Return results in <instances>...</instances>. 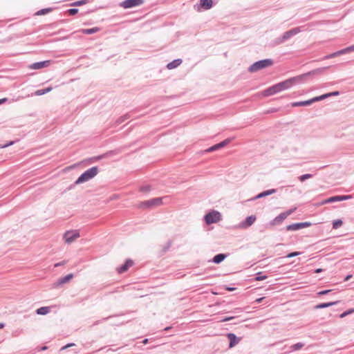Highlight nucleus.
<instances>
[{
	"instance_id": "obj_1",
	"label": "nucleus",
	"mask_w": 354,
	"mask_h": 354,
	"mask_svg": "<svg viewBox=\"0 0 354 354\" xmlns=\"http://www.w3.org/2000/svg\"><path fill=\"white\" fill-rule=\"evenodd\" d=\"M328 67H322L314 69L313 71H310L308 73H304L300 75H297L295 77H292L290 78H288L284 81H282L281 82L277 83V86L279 88V92L288 90L292 87L294 85L302 83L304 82V80L310 76L318 75L322 73L324 71H325Z\"/></svg>"
},
{
	"instance_id": "obj_2",
	"label": "nucleus",
	"mask_w": 354,
	"mask_h": 354,
	"mask_svg": "<svg viewBox=\"0 0 354 354\" xmlns=\"http://www.w3.org/2000/svg\"><path fill=\"white\" fill-rule=\"evenodd\" d=\"M99 171L98 167L95 166L89 168L83 172L75 181V185H79L85 182L88 181L89 180L93 178Z\"/></svg>"
},
{
	"instance_id": "obj_3",
	"label": "nucleus",
	"mask_w": 354,
	"mask_h": 354,
	"mask_svg": "<svg viewBox=\"0 0 354 354\" xmlns=\"http://www.w3.org/2000/svg\"><path fill=\"white\" fill-rule=\"evenodd\" d=\"M274 62L272 59H264L253 63L249 68L248 71L254 73L259 70L272 66Z\"/></svg>"
},
{
	"instance_id": "obj_4",
	"label": "nucleus",
	"mask_w": 354,
	"mask_h": 354,
	"mask_svg": "<svg viewBox=\"0 0 354 354\" xmlns=\"http://www.w3.org/2000/svg\"><path fill=\"white\" fill-rule=\"evenodd\" d=\"M221 214L218 211L212 210L204 216V221L207 225L217 223L221 220Z\"/></svg>"
},
{
	"instance_id": "obj_5",
	"label": "nucleus",
	"mask_w": 354,
	"mask_h": 354,
	"mask_svg": "<svg viewBox=\"0 0 354 354\" xmlns=\"http://www.w3.org/2000/svg\"><path fill=\"white\" fill-rule=\"evenodd\" d=\"M162 199L163 198L159 197L145 201L140 203V207L143 208H150L153 206H158L162 203Z\"/></svg>"
},
{
	"instance_id": "obj_6",
	"label": "nucleus",
	"mask_w": 354,
	"mask_h": 354,
	"mask_svg": "<svg viewBox=\"0 0 354 354\" xmlns=\"http://www.w3.org/2000/svg\"><path fill=\"white\" fill-rule=\"evenodd\" d=\"M312 225V223L308 221L301 222V223H295L290 225H288L286 227V230L287 231H297L303 228L308 227Z\"/></svg>"
},
{
	"instance_id": "obj_7",
	"label": "nucleus",
	"mask_w": 354,
	"mask_h": 354,
	"mask_svg": "<svg viewBox=\"0 0 354 354\" xmlns=\"http://www.w3.org/2000/svg\"><path fill=\"white\" fill-rule=\"evenodd\" d=\"M352 195H335L323 201V204L339 202L352 198Z\"/></svg>"
},
{
	"instance_id": "obj_8",
	"label": "nucleus",
	"mask_w": 354,
	"mask_h": 354,
	"mask_svg": "<svg viewBox=\"0 0 354 354\" xmlns=\"http://www.w3.org/2000/svg\"><path fill=\"white\" fill-rule=\"evenodd\" d=\"M80 234L78 230L67 231L64 234V239L67 243H71L76 239L80 237Z\"/></svg>"
},
{
	"instance_id": "obj_9",
	"label": "nucleus",
	"mask_w": 354,
	"mask_h": 354,
	"mask_svg": "<svg viewBox=\"0 0 354 354\" xmlns=\"http://www.w3.org/2000/svg\"><path fill=\"white\" fill-rule=\"evenodd\" d=\"M304 27V26L293 28L283 32V34L281 36L282 40H284L285 41H286L287 40L290 39L292 37H293V36L296 35L297 34L299 33L300 32H301L302 31L301 28Z\"/></svg>"
},
{
	"instance_id": "obj_10",
	"label": "nucleus",
	"mask_w": 354,
	"mask_h": 354,
	"mask_svg": "<svg viewBox=\"0 0 354 354\" xmlns=\"http://www.w3.org/2000/svg\"><path fill=\"white\" fill-rule=\"evenodd\" d=\"M145 0H124L120 3V6L127 9L142 5Z\"/></svg>"
},
{
	"instance_id": "obj_11",
	"label": "nucleus",
	"mask_w": 354,
	"mask_h": 354,
	"mask_svg": "<svg viewBox=\"0 0 354 354\" xmlns=\"http://www.w3.org/2000/svg\"><path fill=\"white\" fill-rule=\"evenodd\" d=\"M257 217L255 215H250L247 216L242 222L239 223V227L242 229H247L252 226L256 221Z\"/></svg>"
},
{
	"instance_id": "obj_12",
	"label": "nucleus",
	"mask_w": 354,
	"mask_h": 354,
	"mask_svg": "<svg viewBox=\"0 0 354 354\" xmlns=\"http://www.w3.org/2000/svg\"><path fill=\"white\" fill-rule=\"evenodd\" d=\"M232 140V138H227V139L209 147L208 149H206V151L207 152H212V151L218 150V149L225 147L226 145H227L229 143L231 142Z\"/></svg>"
},
{
	"instance_id": "obj_13",
	"label": "nucleus",
	"mask_w": 354,
	"mask_h": 354,
	"mask_svg": "<svg viewBox=\"0 0 354 354\" xmlns=\"http://www.w3.org/2000/svg\"><path fill=\"white\" fill-rule=\"evenodd\" d=\"M226 337L230 341L228 346L230 348L234 347L241 339V337H238L234 333H227Z\"/></svg>"
},
{
	"instance_id": "obj_14",
	"label": "nucleus",
	"mask_w": 354,
	"mask_h": 354,
	"mask_svg": "<svg viewBox=\"0 0 354 354\" xmlns=\"http://www.w3.org/2000/svg\"><path fill=\"white\" fill-rule=\"evenodd\" d=\"M51 60H44L41 62H35L29 66L30 69L38 70L50 66Z\"/></svg>"
},
{
	"instance_id": "obj_15",
	"label": "nucleus",
	"mask_w": 354,
	"mask_h": 354,
	"mask_svg": "<svg viewBox=\"0 0 354 354\" xmlns=\"http://www.w3.org/2000/svg\"><path fill=\"white\" fill-rule=\"evenodd\" d=\"M279 93L277 84H275L262 91V95L264 97H268Z\"/></svg>"
},
{
	"instance_id": "obj_16",
	"label": "nucleus",
	"mask_w": 354,
	"mask_h": 354,
	"mask_svg": "<svg viewBox=\"0 0 354 354\" xmlns=\"http://www.w3.org/2000/svg\"><path fill=\"white\" fill-rule=\"evenodd\" d=\"M133 265V260H131L130 259H126V261L122 266L117 268V272L119 274L124 273V272H127L129 270V268L130 267H131Z\"/></svg>"
},
{
	"instance_id": "obj_17",
	"label": "nucleus",
	"mask_w": 354,
	"mask_h": 354,
	"mask_svg": "<svg viewBox=\"0 0 354 354\" xmlns=\"http://www.w3.org/2000/svg\"><path fill=\"white\" fill-rule=\"evenodd\" d=\"M213 6L212 0H200L199 3L198 4L197 10L201 11V9L203 10H209Z\"/></svg>"
},
{
	"instance_id": "obj_18",
	"label": "nucleus",
	"mask_w": 354,
	"mask_h": 354,
	"mask_svg": "<svg viewBox=\"0 0 354 354\" xmlns=\"http://www.w3.org/2000/svg\"><path fill=\"white\" fill-rule=\"evenodd\" d=\"M276 192H277V189H270L265 190V191L261 192V193L258 194L257 195H256L253 198L249 199L248 201H254V200H257V199L262 198H264L266 196H270L271 194H274Z\"/></svg>"
},
{
	"instance_id": "obj_19",
	"label": "nucleus",
	"mask_w": 354,
	"mask_h": 354,
	"mask_svg": "<svg viewBox=\"0 0 354 354\" xmlns=\"http://www.w3.org/2000/svg\"><path fill=\"white\" fill-rule=\"evenodd\" d=\"M73 274L70 273L66 274V276L58 279V280L55 283V286L56 287L60 286L66 283H68L73 278Z\"/></svg>"
},
{
	"instance_id": "obj_20",
	"label": "nucleus",
	"mask_w": 354,
	"mask_h": 354,
	"mask_svg": "<svg viewBox=\"0 0 354 354\" xmlns=\"http://www.w3.org/2000/svg\"><path fill=\"white\" fill-rule=\"evenodd\" d=\"M228 256V254H224V253H219L216 254L212 259L211 260V262L215 263V264H219L222 261H223Z\"/></svg>"
},
{
	"instance_id": "obj_21",
	"label": "nucleus",
	"mask_w": 354,
	"mask_h": 354,
	"mask_svg": "<svg viewBox=\"0 0 354 354\" xmlns=\"http://www.w3.org/2000/svg\"><path fill=\"white\" fill-rule=\"evenodd\" d=\"M339 302H340L339 301H336L320 303V304H318L316 306H315L314 308L315 309L326 308H328V307L337 305Z\"/></svg>"
},
{
	"instance_id": "obj_22",
	"label": "nucleus",
	"mask_w": 354,
	"mask_h": 354,
	"mask_svg": "<svg viewBox=\"0 0 354 354\" xmlns=\"http://www.w3.org/2000/svg\"><path fill=\"white\" fill-rule=\"evenodd\" d=\"M286 218V214L283 212L276 216L271 222L270 225H275L281 223L283 220Z\"/></svg>"
},
{
	"instance_id": "obj_23",
	"label": "nucleus",
	"mask_w": 354,
	"mask_h": 354,
	"mask_svg": "<svg viewBox=\"0 0 354 354\" xmlns=\"http://www.w3.org/2000/svg\"><path fill=\"white\" fill-rule=\"evenodd\" d=\"M311 104L310 99L304 101L294 102L290 104L292 107L310 106Z\"/></svg>"
},
{
	"instance_id": "obj_24",
	"label": "nucleus",
	"mask_w": 354,
	"mask_h": 354,
	"mask_svg": "<svg viewBox=\"0 0 354 354\" xmlns=\"http://www.w3.org/2000/svg\"><path fill=\"white\" fill-rule=\"evenodd\" d=\"M117 153V151H107L106 153L102 154V155H100V156H95V157H93L92 158H90L91 160H101L104 158H106V157H109L110 156H112V155H114V154H116Z\"/></svg>"
},
{
	"instance_id": "obj_25",
	"label": "nucleus",
	"mask_w": 354,
	"mask_h": 354,
	"mask_svg": "<svg viewBox=\"0 0 354 354\" xmlns=\"http://www.w3.org/2000/svg\"><path fill=\"white\" fill-rule=\"evenodd\" d=\"M100 30V28L98 27H93L91 28L81 29V30H80V32H81L82 33L85 34V35H92V34L99 32Z\"/></svg>"
},
{
	"instance_id": "obj_26",
	"label": "nucleus",
	"mask_w": 354,
	"mask_h": 354,
	"mask_svg": "<svg viewBox=\"0 0 354 354\" xmlns=\"http://www.w3.org/2000/svg\"><path fill=\"white\" fill-rule=\"evenodd\" d=\"M182 62L183 61L181 59H176L173 60L172 62L168 63L167 65V68L168 69L176 68L181 64Z\"/></svg>"
},
{
	"instance_id": "obj_27",
	"label": "nucleus",
	"mask_w": 354,
	"mask_h": 354,
	"mask_svg": "<svg viewBox=\"0 0 354 354\" xmlns=\"http://www.w3.org/2000/svg\"><path fill=\"white\" fill-rule=\"evenodd\" d=\"M50 312V307L42 306L36 310V313L40 315H46Z\"/></svg>"
},
{
	"instance_id": "obj_28",
	"label": "nucleus",
	"mask_w": 354,
	"mask_h": 354,
	"mask_svg": "<svg viewBox=\"0 0 354 354\" xmlns=\"http://www.w3.org/2000/svg\"><path fill=\"white\" fill-rule=\"evenodd\" d=\"M131 115L130 113H127L122 116H120V118H118L117 119V120L115 121V124L116 125H119L120 124H122V122H124L125 120L129 119L131 118Z\"/></svg>"
},
{
	"instance_id": "obj_29",
	"label": "nucleus",
	"mask_w": 354,
	"mask_h": 354,
	"mask_svg": "<svg viewBox=\"0 0 354 354\" xmlns=\"http://www.w3.org/2000/svg\"><path fill=\"white\" fill-rule=\"evenodd\" d=\"M173 243V241L171 240H169L166 244L162 246V248L160 251V255L165 254L171 248V245Z\"/></svg>"
},
{
	"instance_id": "obj_30",
	"label": "nucleus",
	"mask_w": 354,
	"mask_h": 354,
	"mask_svg": "<svg viewBox=\"0 0 354 354\" xmlns=\"http://www.w3.org/2000/svg\"><path fill=\"white\" fill-rule=\"evenodd\" d=\"M52 89H53V88L51 86H49V87H47L45 88H42V89H39V90H37L35 91V95H43L44 94H46V93H49L50 91H51Z\"/></svg>"
},
{
	"instance_id": "obj_31",
	"label": "nucleus",
	"mask_w": 354,
	"mask_h": 354,
	"mask_svg": "<svg viewBox=\"0 0 354 354\" xmlns=\"http://www.w3.org/2000/svg\"><path fill=\"white\" fill-rule=\"evenodd\" d=\"M53 10V8H42V9L38 10L35 15L37 16L44 15H46V14L52 12Z\"/></svg>"
},
{
	"instance_id": "obj_32",
	"label": "nucleus",
	"mask_w": 354,
	"mask_h": 354,
	"mask_svg": "<svg viewBox=\"0 0 354 354\" xmlns=\"http://www.w3.org/2000/svg\"><path fill=\"white\" fill-rule=\"evenodd\" d=\"M88 2V0L76 1H74V2L71 3L70 4V6H72V7L81 6L84 5V4H86Z\"/></svg>"
},
{
	"instance_id": "obj_33",
	"label": "nucleus",
	"mask_w": 354,
	"mask_h": 354,
	"mask_svg": "<svg viewBox=\"0 0 354 354\" xmlns=\"http://www.w3.org/2000/svg\"><path fill=\"white\" fill-rule=\"evenodd\" d=\"M326 93L323 94V95H319V96H316V97H314L313 98L310 99V101H311V103L313 104L315 102H319L321 100H324L325 99H326Z\"/></svg>"
},
{
	"instance_id": "obj_34",
	"label": "nucleus",
	"mask_w": 354,
	"mask_h": 354,
	"mask_svg": "<svg viewBox=\"0 0 354 354\" xmlns=\"http://www.w3.org/2000/svg\"><path fill=\"white\" fill-rule=\"evenodd\" d=\"M268 278V276L266 274H264L262 272H259L256 274L254 280L255 281H262L264 279H266Z\"/></svg>"
},
{
	"instance_id": "obj_35",
	"label": "nucleus",
	"mask_w": 354,
	"mask_h": 354,
	"mask_svg": "<svg viewBox=\"0 0 354 354\" xmlns=\"http://www.w3.org/2000/svg\"><path fill=\"white\" fill-rule=\"evenodd\" d=\"M78 12H79V9L73 8L68 9L66 11V13L69 16H75V15H77L78 13Z\"/></svg>"
},
{
	"instance_id": "obj_36",
	"label": "nucleus",
	"mask_w": 354,
	"mask_h": 354,
	"mask_svg": "<svg viewBox=\"0 0 354 354\" xmlns=\"http://www.w3.org/2000/svg\"><path fill=\"white\" fill-rule=\"evenodd\" d=\"M332 224H333V229H337L342 225L343 221L341 219H337V220H334L333 221Z\"/></svg>"
},
{
	"instance_id": "obj_37",
	"label": "nucleus",
	"mask_w": 354,
	"mask_h": 354,
	"mask_svg": "<svg viewBox=\"0 0 354 354\" xmlns=\"http://www.w3.org/2000/svg\"><path fill=\"white\" fill-rule=\"evenodd\" d=\"M304 346V344L301 342H298L297 344H295L290 346L291 351H298L300 348H301Z\"/></svg>"
},
{
	"instance_id": "obj_38",
	"label": "nucleus",
	"mask_w": 354,
	"mask_h": 354,
	"mask_svg": "<svg viewBox=\"0 0 354 354\" xmlns=\"http://www.w3.org/2000/svg\"><path fill=\"white\" fill-rule=\"evenodd\" d=\"M354 313V308H349L344 312H343L342 314L339 315L340 318H344L349 315H351Z\"/></svg>"
},
{
	"instance_id": "obj_39",
	"label": "nucleus",
	"mask_w": 354,
	"mask_h": 354,
	"mask_svg": "<svg viewBox=\"0 0 354 354\" xmlns=\"http://www.w3.org/2000/svg\"><path fill=\"white\" fill-rule=\"evenodd\" d=\"M313 176V174H303L300 176H299V180L301 181V182H304L307 179H309V178H311Z\"/></svg>"
},
{
	"instance_id": "obj_40",
	"label": "nucleus",
	"mask_w": 354,
	"mask_h": 354,
	"mask_svg": "<svg viewBox=\"0 0 354 354\" xmlns=\"http://www.w3.org/2000/svg\"><path fill=\"white\" fill-rule=\"evenodd\" d=\"M151 189V186L149 185H145L140 187V191L141 192H148Z\"/></svg>"
},
{
	"instance_id": "obj_41",
	"label": "nucleus",
	"mask_w": 354,
	"mask_h": 354,
	"mask_svg": "<svg viewBox=\"0 0 354 354\" xmlns=\"http://www.w3.org/2000/svg\"><path fill=\"white\" fill-rule=\"evenodd\" d=\"M111 317H112V316H109V317H104L101 320H97L95 321L92 326H96V325H98L100 324H101L102 322H105L106 320H108L109 319H110Z\"/></svg>"
},
{
	"instance_id": "obj_42",
	"label": "nucleus",
	"mask_w": 354,
	"mask_h": 354,
	"mask_svg": "<svg viewBox=\"0 0 354 354\" xmlns=\"http://www.w3.org/2000/svg\"><path fill=\"white\" fill-rule=\"evenodd\" d=\"M339 95V91H337L326 93L327 98L329 97H332V96H337Z\"/></svg>"
},
{
	"instance_id": "obj_43",
	"label": "nucleus",
	"mask_w": 354,
	"mask_h": 354,
	"mask_svg": "<svg viewBox=\"0 0 354 354\" xmlns=\"http://www.w3.org/2000/svg\"><path fill=\"white\" fill-rule=\"evenodd\" d=\"M284 42H285V41L282 40V37H277V38H276L274 40V43L275 45H279V44H283Z\"/></svg>"
},
{
	"instance_id": "obj_44",
	"label": "nucleus",
	"mask_w": 354,
	"mask_h": 354,
	"mask_svg": "<svg viewBox=\"0 0 354 354\" xmlns=\"http://www.w3.org/2000/svg\"><path fill=\"white\" fill-rule=\"evenodd\" d=\"M300 254H301V252H290V253L286 255V257L287 258H292V257H297V256L299 255Z\"/></svg>"
},
{
	"instance_id": "obj_45",
	"label": "nucleus",
	"mask_w": 354,
	"mask_h": 354,
	"mask_svg": "<svg viewBox=\"0 0 354 354\" xmlns=\"http://www.w3.org/2000/svg\"><path fill=\"white\" fill-rule=\"evenodd\" d=\"M332 291V290H321L319 292H317V295L321 296V295H327L328 294L329 292H330Z\"/></svg>"
},
{
	"instance_id": "obj_46",
	"label": "nucleus",
	"mask_w": 354,
	"mask_h": 354,
	"mask_svg": "<svg viewBox=\"0 0 354 354\" xmlns=\"http://www.w3.org/2000/svg\"><path fill=\"white\" fill-rule=\"evenodd\" d=\"M235 318H236V316H230V317H224L223 319H222V322H230L231 320H233Z\"/></svg>"
},
{
	"instance_id": "obj_47",
	"label": "nucleus",
	"mask_w": 354,
	"mask_h": 354,
	"mask_svg": "<svg viewBox=\"0 0 354 354\" xmlns=\"http://www.w3.org/2000/svg\"><path fill=\"white\" fill-rule=\"evenodd\" d=\"M295 209H296V208H295H295H293V209H288V211L284 212H283V214H286V218H287L289 215H290L291 214H292V213L295 212Z\"/></svg>"
},
{
	"instance_id": "obj_48",
	"label": "nucleus",
	"mask_w": 354,
	"mask_h": 354,
	"mask_svg": "<svg viewBox=\"0 0 354 354\" xmlns=\"http://www.w3.org/2000/svg\"><path fill=\"white\" fill-rule=\"evenodd\" d=\"M224 289L225 290L232 292V291L235 290L236 289V288H235V287H230V286H224Z\"/></svg>"
},
{
	"instance_id": "obj_49",
	"label": "nucleus",
	"mask_w": 354,
	"mask_h": 354,
	"mask_svg": "<svg viewBox=\"0 0 354 354\" xmlns=\"http://www.w3.org/2000/svg\"><path fill=\"white\" fill-rule=\"evenodd\" d=\"M347 53H350L351 51L354 50V45H352L351 46H348L346 48Z\"/></svg>"
},
{
	"instance_id": "obj_50",
	"label": "nucleus",
	"mask_w": 354,
	"mask_h": 354,
	"mask_svg": "<svg viewBox=\"0 0 354 354\" xmlns=\"http://www.w3.org/2000/svg\"><path fill=\"white\" fill-rule=\"evenodd\" d=\"M74 345H75V344H73V343L68 344L65 345L64 346H63V347L62 348V350L66 349V348H68V347H71V346H74Z\"/></svg>"
},
{
	"instance_id": "obj_51",
	"label": "nucleus",
	"mask_w": 354,
	"mask_h": 354,
	"mask_svg": "<svg viewBox=\"0 0 354 354\" xmlns=\"http://www.w3.org/2000/svg\"><path fill=\"white\" fill-rule=\"evenodd\" d=\"M264 299V297H260V298H257L256 300H255V302L257 304H260L263 301V300Z\"/></svg>"
},
{
	"instance_id": "obj_52",
	"label": "nucleus",
	"mask_w": 354,
	"mask_h": 354,
	"mask_svg": "<svg viewBox=\"0 0 354 354\" xmlns=\"http://www.w3.org/2000/svg\"><path fill=\"white\" fill-rule=\"evenodd\" d=\"M352 274H348L345 277L344 281H348L351 278H352Z\"/></svg>"
},
{
	"instance_id": "obj_53",
	"label": "nucleus",
	"mask_w": 354,
	"mask_h": 354,
	"mask_svg": "<svg viewBox=\"0 0 354 354\" xmlns=\"http://www.w3.org/2000/svg\"><path fill=\"white\" fill-rule=\"evenodd\" d=\"M65 264V261H63L62 262H59V263H57L55 264V267H58V266H63Z\"/></svg>"
},
{
	"instance_id": "obj_54",
	"label": "nucleus",
	"mask_w": 354,
	"mask_h": 354,
	"mask_svg": "<svg viewBox=\"0 0 354 354\" xmlns=\"http://www.w3.org/2000/svg\"><path fill=\"white\" fill-rule=\"evenodd\" d=\"M8 99L6 97L0 99V105L7 102Z\"/></svg>"
},
{
	"instance_id": "obj_55",
	"label": "nucleus",
	"mask_w": 354,
	"mask_h": 354,
	"mask_svg": "<svg viewBox=\"0 0 354 354\" xmlns=\"http://www.w3.org/2000/svg\"><path fill=\"white\" fill-rule=\"evenodd\" d=\"M340 53L342 55H344V54H346V53H347V50H346V48H344V49H342V50H339Z\"/></svg>"
},
{
	"instance_id": "obj_56",
	"label": "nucleus",
	"mask_w": 354,
	"mask_h": 354,
	"mask_svg": "<svg viewBox=\"0 0 354 354\" xmlns=\"http://www.w3.org/2000/svg\"><path fill=\"white\" fill-rule=\"evenodd\" d=\"M322 271H323V269H322V268H317L316 270H315V273H320Z\"/></svg>"
},
{
	"instance_id": "obj_57",
	"label": "nucleus",
	"mask_w": 354,
	"mask_h": 354,
	"mask_svg": "<svg viewBox=\"0 0 354 354\" xmlns=\"http://www.w3.org/2000/svg\"><path fill=\"white\" fill-rule=\"evenodd\" d=\"M149 339L145 338V339H144L142 340V343L143 344H147L149 342Z\"/></svg>"
},
{
	"instance_id": "obj_58",
	"label": "nucleus",
	"mask_w": 354,
	"mask_h": 354,
	"mask_svg": "<svg viewBox=\"0 0 354 354\" xmlns=\"http://www.w3.org/2000/svg\"><path fill=\"white\" fill-rule=\"evenodd\" d=\"M331 58H333V57L332 56V53L325 56V57H324V59H331Z\"/></svg>"
},
{
	"instance_id": "obj_59",
	"label": "nucleus",
	"mask_w": 354,
	"mask_h": 354,
	"mask_svg": "<svg viewBox=\"0 0 354 354\" xmlns=\"http://www.w3.org/2000/svg\"><path fill=\"white\" fill-rule=\"evenodd\" d=\"M14 143V142L12 141H10L9 143L6 144V145H4L2 147H8L11 145H12Z\"/></svg>"
},
{
	"instance_id": "obj_60",
	"label": "nucleus",
	"mask_w": 354,
	"mask_h": 354,
	"mask_svg": "<svg viewBox=\"0 0 354 354\" xmlns=\"http://www.w3.org/2000/svg\"><path fill=\"white\" fill-rule=\"evenodd\" d=\"M171 326H167L166 328H164V330L165 331H168L171 329Z\"/></svg>"
},
{
	"instance_id": "obj_61",
	"label": "nucleus",
	"mask_w": 354,
	"mask_h": 354,
	"mask_svg": "<svg viewBox=\"0 0 354 354\" xmlns=\"http://www.w3.org/2000/svg\"><path fill=\"white\" fill-rule=\"evenodd\" d=\"M46 349H47V346H42V347L41 348V351H45V350H46Z\"/></svg>"
},
{
	"instance_id": "obj_62",
	"label": "nucleus",
	"mask_w": 354,
	"mask_h": 354,
	"mask_svg": "<svg viewBox=\"0 0 354 354\" xmlns=\"http://www.w3.org/2000/svg\"><path fill=\"white\" fill-rule=\"evenodd\" d=\"M332 56H333V57H337V52L333 53H332Z\"/></svg>"
},
{
	"instance_id": "obj_63",
	"label": "nucleus",
	"mask_w": 354,
	"mask_h": 354,
	"mask_svg": "<svg viewBox=\"0 0 354 354\" xmlns=\"http://www.w3.org/2000/svg\"><path fill=\"white\" fill-rule=\"evenodd\" d=\"M5 324L3 323H0V329L4 327Z\"/></svg>"
},
{
	"instance_id": "obj_64",
	"label": "nucleus",
	"mask_w": 354,
	"mask_h": 354,
	"mask_svg": "<svg viewBox=\"0 0 354 354\" xmlns=\"http://www.w3.org/2000/svg\"><path fill=\"white\" fill-rule=\"evenodd\" d=\"M336 52H337V56H339V55H342V54H341V53H340V51H339V50H337V51H336Z\"/></svg>"
}]
</instances>
